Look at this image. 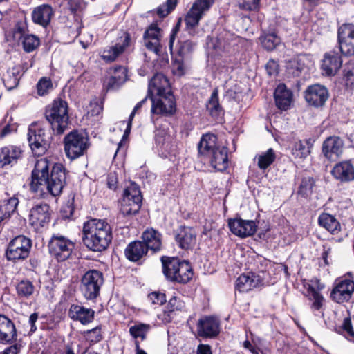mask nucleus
<instances>
[{
    "label": "nucleus",
    "mask_w": 354,
    "mask_h": 354,
    "mask_svg": "<svg viewBox=\"0 0 354 354\" xmlns=\"http://www.w3.org/2000/svg\"><path fill=\"white\" fill-rule=\"evenodd\" d=\"M67 173L60 163L53 165L46 159L37 160L31 173L30 190L41 196L45 189L53 196H59L66 185Z\"/></svg>",
    "instance_id": "obj_1"
},
{
    "label": "nucleus",
    "mask_w": 354,
    "mask_h": 354,
    "mask_svg": "<svg viewBox=\"0 0 354 354\" xmlns=\"http://www.w3.org/2000/svg\"><path fill=\"white\" fill-rule=\"evenodd\" d=\"M148 97L152 102L151 113L171 115L176 110V101L167 77L156 73L148 86Z\"/></svg>",
    "instance_id": "obj_2"
},
{
    "label": "nucleus",
    "mask_w": 354,
    "mask_h": 354,
    "mask_svg": "<svg viewBox=\"0 0 354 354\" xmlns=\"http://www.w3.org/2000/svg\"><path fill=\"white\" fill-rule=\"evenodd\" d=\"M83 244L93 252L105 250L112 240L109 224L104 220L92 218L84 223L82 227Z\"/></svg>",
    "instance_id": "obj_3"
},
{
    "label": "nucleus",
    "mask_w": 354,
    "mask_h": 354,
    "mask_svg": "<svg viewBox=\"0 0 354 354\" xmlns=\"http://www.w3.org/2000/svg\"><path fill=\"white\" fill-rule=\"evenodd\" d=\"M217 138L212 133L203 135L198 145V154L217 171H224L228 166L227 148L216 146Z\"/></svg>",
    "instance_id": "obj_4"
},
{
    "label": "nucleus",
    "mask_w": 354,
    "mask_h": 354,
    "mask_svg": "<svg viewBox=\"0 0 354 354\" xmlns=\"http://www.w3.org/2000/svg\"><path fill=\"white\" fill-rule=\"evenodd\" d=\"M45 117L54 133L62 134L68 127V104L61 99L55 100L45 111Z\"/></svg>",
    "instance_id": "obj_5"
},
{
    "label": "nucleus",
    "mask_w": 354,
    "mask_h": 354,
    "mask_svg": "<svg viewBox=\"0 0 354 354\" xmlns=\"http://www.w3.org/2000/svg\"><path fill=\"white\" fill-rule=\"evenodd\" d=\"M161 261L163 273L169 280L186 283L192 279L193 270L189 262L167 257H162Z\"/></svg>",
    "instance_id": "obj_6"
},
{
    "label": "nucleus",
    "mask_w": 354,
    "mask_h": 354,
    "mask_svg": "<svg viewBox=\"0 0 354 354\" xmlns=\"http://www.w3.org/2000/svg\"><path fill=\"white\" fill-rule=\"evenodd\" d=\"M142 196L139 186L131 182L123 192L120 205L119 216L130 218L137 214L142 205Z\"/></svg>",
    "instance_id": "obj_7"
},
{
    "label": "nucleus",
    "mask_w": 354,
    "mask_h": 354,
    "mask_svg": "<svg viewBox=\"0 0 354 354\" xmlns=\"http://www.w3.org/2000/svg\"><path fill=\"white\" fill-rule=\"evenodd\" d=\"M214 3V0H195L191 8L185 17V29L191 36H195L198 32L196 28L200 20Z\"/></svg>",
    "instance_id": "obj_8"
},
{
    "label": "nucleus",
    "mask_w": 354,
    "mask_h": 354,
    "mask_svg": "<svg viewBox=\"0 0 354 354\" xmlns=\"http://www.w3.org/2000/svg\"><path fill=\"white\" fill-rule=\"evenodd\" d=\"M88 147V137L82 132L74 130L64 138L65 153L66 156L71 160L83 156Z\"/></svg>",
    "instance_id": "obj_9"
},
{
    "label": "nucleus",
    "mask_w": 354,
    "mask_h": 354,
    "mask_svg": "<svg viewBox=\"0 0 354 354\" xmlns=\"http://www.w3.org/2000/svg\"><path fill=\"white\" fill-rule=\"evenodd\" d=\"M104 283L103 274L97 270L86 272L80 281V291L86 299L93 300L98 297Z\"/></svg>",
    "instance_id": "obj_10"
},
{
    "label": "nucleus",
    "mask_w": 354,
    "mask_h": 354,
    "mask_svg": "<svg viewBox=\"0 0 354 354\" xmlns=\"http://www.w3.org/2000/svg\"><path fill=\"white\" fill-rule=\"evenodd\" d=\"M48 248L50 254L62 262L71 257L75 243L60 234H53L48 241Z\"/></svg>",
    "instance_id": "obj_11"
},
{
    "label": "nucleus",
    "mask_w": 354,
    "mask_h": 354,
    "mask_svg": "<svg viewBox=\"0 0 354 354\" xmlns=\"http://www.w3.org/2000/svg\"><path fill=\"white\" fill-rule=\"evenodd\" d=\"M32 248L30 239L19 235L12 239L6 250V257L8 261L17 262L27 259Z\"/></svg>",
    "instance_id": "obj_12"
},
{
    "label": "nucleus",
    "mask_w": 354,
    "mask_h": 354,
    "mask_svg": "<svg viewBox=\"0 0 354 354\" xmlns=\"http://www.w3.org/2000/svg\"><path fill=\"white\" fill-rule=\"evenodd\" d=\"M28 141L29 145L37 156H41L48 149L51 136L44 129L31 126L28 131Z\"/></svg>",
    "instance_id": "obj_13"
},
{
    "label": "nucleus",
    "mask_w": 354,
    "mask_h": 354,
    "mask_svg": "<svg viewBox=\"0 0 354 354\" xmlns=\"http://www.w3.org/2000/svg\"><path fill=\"white\" fill-rule=\"evenodd\" d=\"M306 289L305 296L310 301V308L316 316L324 317L322 308L324 298L320 291L324 288V285L318 279L311 280L310 283L304 285Z\"/></svg>",
    "instance_id": "obj_14"
},
{
    "label": "nucleus",
    "mask_w": 354,
    "mask_h": 354,
    "mask_svg": "<svg viewBox=\"0 0 354 354\" xmlns=\"http://www.w3.org/2000/svg\"><path fill=\"white\" fill-rule=\"evenodd\" d=\"M337 39L342 54L346 56L354 55V25L342 24L338 28Z\"/></svg>",
    "instance_id": "obj_15"
},
{
    "label": "nucleus",
    "mask_w": 354,
    "mask_h": 354,
    "mask_svg": "<svg viewBox=\"0 0 354 354\" xmlns=\"http://www.w3.org/2000/svg\"><path fill=\"white\" fill-rule=\"evenodd\" d=\"M304 97L307 103L315 108L322 107L329 97L327 88L315 84L310 85L304 91Z\"/></svg>",
    "instance_id": "obj_16"
},
{
    "label": "nucleus",
    "mask_w": 354,
    "mask_h": 354,
    "mask_svg": "<svg viewBox=\"0 0 354 354\" xmlns=\"http://www.w3.org/2000/svg\"><path fill=\"white\" fill-rule=\"evenodd\" d=\"M50 207L46 203L35 205L29 213V223L36 229H39L49 223L50 219Z\"/></svg>",
    "instance_id": "obj_17"
},
{
    "label": "nucleus",
    "mask_w": 354,
    "mask_h": 354,
    "mask_svg": "<svg viewBox=\"0 0 354 354\" xmlns=\"http://www.w3.org/2000/svg\"><path fill=\"white\" fill-rule=\"evenodd\" d=\"M228 225L232 233L241 238L253 235L257 229L254 221L241 218L230 219Z\"/></svg>",
    "instance_id": "obj_18"
},
{
    "label": "nucleus",
    "mask_w": 354,
    "mask_h": 354,
    "mask_svg": "<svg viewBox=\"0 0 354 354\" xmlns=\"http://www.w3.org/2000/svg\"><path fill=\"white\" fill-rule=\"evenodd\" d=\"M196 232L189 227H180L175 232V241L183 250H192L196 244Z\"/></svg>",
    "instance_id": "obj_19"
},
{
    "label": "nucleus",
    "mask_w": 354,
    "mask_h": 354,
    "mask_svg": "<svg viewBox=\"0 0 354 354\" xmlns=\"http://www.w3.org/2000/svg\"><path fill=\"white\" fill-rule=\"evenodd\" d=\"M354 292V281L351 279H343L338 282L330 292L331 299L341 304L348 301Z\"/></svg>",
    "instance_id": "obj_20"
},
{
    "label": "nucleus",
    "mask_w": 354,
    "mask_h": 354,
    "mask_svg": "<svg viewBox=\"0 0 354 354\" xmlns=\"http://www.w3.org/2000/svg\"><path fill=\"white\" fill-rule=\"evenodd\" d=\"M264 283V279L262 276L254 272H249L243 274L237 278L235 288L239 292H246L254 288L263 286Z\"/></svg>",
    "instance_id": "obj_21"
},
{
    "label": "nucleus",
    "mask_w": 354,
    "mask_h": 354,
    "mask_svg": "<svg viewBox=\"0 0 354 354\" xmlns=\"http://www.w3.org/2000/svg\"><path fill=\"white\" fill-rule=\"evenodd\" d=\"M17 338V330L13 322L0 314V344H11Z\"/></svg>",
    "instance_id": "obj_22"
},
{
    "label": "nucleus",
    "mask_w": 354,
    "mask_h": 354,
    "mask_svg": "<svg viewBox=\"0 0 354 354\" xmlns=\"http://www.w3.org/2000/svg\"><path fill=\"white\" fill-rule=\"evenodd\" d=\"M22 151L15 145H8L0 149V167H12L21 157Z\"/></svg>",
    "instance_id": "obj_23"
},
{
    "label": "nucleus",
    "mask_w": 354,
    "mask_h": 354,
    "mask_svg": "<svg viewBox=\"0 0 354 354\" xmlns=\"http://www.w3.org/2000/svg\"><path fill=\"white\" fill-rule=\"evenodd\" d=\"M342 66V57L338 53L330 51L325 53L322 64V69L325 75H335Z\"/></svg>",
    "instance_id": "obj_24"
},
{
    "label": "nucleus",
    "mask_w": 354,
    "mask_h": 354,
    "mask_svg": "<svg viewBox=\"0 0 354 354\" xmlns=\"http://www.w3.org/2000/svg\"><path fill=\"white\" fill-rule=\"evenodd\" d=\"M333 177L342 183L354 180V166L350 161H342L331 170Z\"/></svg>",
    "instance_id": "obj_25"
},
{
    "label": "nucleus",
    "mask_w": 354,
    "mask_h": 354,
    "mask_svg": "<svg viewBox=\"0 0 354 354\" xmlns=\"http://www.w3.org/2000/svg\"><path fill=\"white\" fill-rule=\"evenodd\" d=\"M344 147L343 140L339 137H329L322 145V152L326 158L335 160L342 153Z\"/></svg>",
    "instance_id": "obj_26"
},
{
    "label": "nucleus",
    "mask_w": 354,
    "mask_h": 354,
    "mask_svg": "<svg viewBox=\"0 0 354 354\" xmlns=\"http://www.w3.org/2000/svg\"><path fill=\"white\" fill-rule=\"evenodd\" d=\"M198 334L203 337H214L219 333V323L212 317L201 319L197 325Z\"/></svg>",
    "instance_id": "obj_27"
},
{
    "label": "nucleus",
    "mask_w": 354,
    "mask_h": 354,
    "mask_svg": "<svg viewBox=\"0 0 354 354\" xmlns=\"http://www.w3.org/2000/svg\"><path fill=\"white\" fill-rule=\"evenodd\" d=\"M68 316L74 321H78L82 324L86 325L93 322L95 311L77 304H72L68 310Z\"/></svg>",
    "instance_id": "obj_28"
},
{
    "label": "nucleus",
    "mask_w": 354,
    "mask_h": 354,
    "mask_svg": "<svg viewBox=\"0 0 354 354\" xmlns=\"http://www.w3.org/2000/svg\"><path fill=\"white\" fill-rule=\"evenodd\" d=\"M162 236L158 231L153 228L147 229L142 234V242L148 251L156 253L162 249Z\"/></svg>",
    "instance_id": "obj_29"
},
{
    "label": "nucleus",
    "mask_w": 354,
    "mask_h": 354,
    "mask_svg": "<svg viewBox=\"0 0 354 354\" xmlns=\"http://www.w3.org/2000/svg\"><path fill=\"white\" fill-rule=\"evenodd\" d=\"M274 100L277 106L283 111L290 108L292 101V93L288 89L286 86L281 84L277 86L274 93Z\"/></svg>",
    "instance_id": "obj_30"
},
{
    "label": "nucleus",
    "mask_w": 354,
    "mask_h": 354,
    "mask_svg": "<svg viewBox=\"0 0 354 354\" xmlns=\"http://www.w3.org/2000/svg\"><path fill=\"white\" fill-rule=\"evenodd\" d=\"M53 13V8L50 5L43 4L34 8L32 19L35 24L46 27L50 24Z\"/></svg>",
    "instance_id": "obj_31"
},
{
    "label": "nucleus",
    "mask_w": 354,
    "mask_h": 354,
    "mask_svg": "<svg viewBox=\"0 0 354 354\" xmlns=\"http://www.w3.org/2000/svg\"><path fill=\"white\" fill-rule=\"evenodd\" d=\"M140 241H132L125 248L124 254L127 259L131 262L140 260L147 254V248Z\"/></svg>",
    "instance_id": "obj_32"
},
{
    "label": "nucleus",
    "mask_w": 354,
    "mask_h": 354,
    "mask_svg": "<svg viewBox=\"0 0 354 354\" xmlns=\"http://www.w3.org/2000/svg\"><path fill=\"white\" fill-rule=\"evenodd\" d=\"M206 108L209 115L214 119H218L223 115V110L219 104L217 89L213 91L206 104Z\"/></svg>",
    "instance_id": "obj_33"
},
{
    "label": "nucleus",
    "mask_w": 354,
    "mask_h": 354,
    "mask_svg": "<svg viewBox=\"0 0 354 354\" xmlns=\"http://www.w3.org/2000/svg\"><path fill=\"white\" fill-rule=\"evenodd\" d=\"M318 223L332 234H337L340 231V223L335 216L322 213L318 218Z\"/></svg>",
    "instance_id": "obj_34"
},
{
    "label": "nucleus",
    "mask_w": 354,
    "mask_h": 354,
    "mask_svg": "<svg viewBox=\"0 0 354 354\" xmlns=\"http://www.w3.org/2000/svg\"><path fill=\"white\" fill-rule=\"evenodd\" d=\"M86 3L84 0H67V8L74 15L77 28H81V19Z\"/></svg>",
    "instance_id": "obj_35"
},
{
    "label": "nucleus",
    "mask_w": 354,
    "mask_h": 354,
    "mask_svg": "<svg viewBox=\"0 0 354 354\" xmlns=\"http://www.w3.org/2000/svg\"><path fill=\"white\" fill-rule=\"evenodd\" d=\"M17 296L21 299H28L35 291V286L28 280H22L16 286Z\"/></svg>",
    "instance_id": "obj_36"
},
{
    "label": "nucleus",
    "mask_w": 354,
    "mask_h": 354,
    "mask_svg": "<svg viewBox=\"0 0 354 354\" xmlns=\"http://www.w3.org/2000/svg\"><path fill=\"white\" fill-rule=\"evenodd\" d=\"M256 158L258 160V167L261 169H266L273 163L276 158V155L274 151L270 148L266 152L257 156Z\"/></svg>",
    "instance_id": "obj_37"
},
{
    "label": "nucleus",
    "mask_w": 354,
    "mask_h": 354,
    "mask_svg": "<svg viewBox=\"0 0 354 354\" xmlns=\"http://www.w3.org/2000/svg\"><path fill=\"white\" fill-rule=\"evenodd\" d=\"M262 46L267 50H274L280 44L281 39L274 33L266 34L259 38Z\"/></svg>",
    "instance_id": "obj_38"
},
{
    "label": "nucleus",
    "mask_w": 354,
    "mask_h": 354,
    "mask_svg": "<svg viewBox=\"0 0 354 354\" xmlns=\"http://www.w3.org/2000/svg\"><path fill=\"white\" fill-rule=\"evenodd\" d=\"M314 184L315 181L312 177H304L299 186L297 194L304 198L308 197L313 192Z\"/></svg>",
    "instance_id": "obj_39"
},
{
    "label": "nucleus",
    "mask_w": 354,
    "mask_h": 354,
    "mask_svg": "<svg viewBox=\"0 0 354 354\" xmlns=\"http://www.w3.org/2000/svg\"><path fill=\"white\" fill-rule=\"evenodd\" d=\"M151 329V326L147 324L140 323L130 327L129 333L134 338H141L142 340L146 339L147 333Z\"/></svg>",
    "instance_id": "obj_40"
},
{
    "label": "nucleus",
    "mask_w": 354,
    "mask_h": 354,
    "mask_svg": "<svg viewBox=\"0 0 354 354\" xmlns=\"http://www.w3.org/2000/svg\"><path fill=\"white\" fill-rule=\"evenodd\" d=\"M178 0H167L156 9V14L160 18H163L171 13L176 7Z\"/></svg>",
    "instance_id": "obj_41"
},
{
    "label": "nucleus",
    "mask_w": 354,
    "mask_h": 354,
    "mask_svg": "<svg viewBox=\"0 0 354 354\" xmlns=\"http://www.w3.org/2000/svg\"><path fill=\"white\" fill-rule=\"evenodd\" d=\"M26 52H32L39 45V39L33 35H26L21 39Z\"/></svg>",
    "instance_id": "obj_42"
},
{
    "label": "nucleus",
    "mask_w": 354,
    "mask_h": 354,
    "mask_svg": "<svg viewBox=\"0 0 354 354\" xmlns=\"http://www.w3.org/2000/svg\"><path fill=\"white\" fill-rule=\"evenodd\" d=\"M131 43V35L127 32H122L120 35L117 38L115 44L114 45L118 50L122 53L130 46Z\"/></svg>",
    "instance_id": "obj_43"
},
{
    "label": "nucleus",
    "mask_w": 354,
    "mask_h": 354,
    "mask_svg": "<svg viewBox=\"0 0 354 354\" xmlns=\"http://www.w3.org/2000/svg\"><path fill=\"white\" fill-rule=\"evenodd\" d=\"M292 153L295 158L303 159L306 158L309 153L310 150L305 144L301 141L295 142L292 149Z\"/></svg>",
    "instance_id": "obj_44"
},
{
    "label": "nucleus",
    "mask_w": 354,
    "mask_h": 354,
    "mask_svg": "<svg viewBox=\"0 0 354 354\" xmlns=\"http://www.w3.org/2000/svg\"><path fill=\"white\" fill-rule=\"evenodd\" d=\"M169 136L164 130H157L155 133V142L157 147L168 149Z\"/></svg>",
    "instance_id": "obj_45"
},
{
    "label": "nucleus",
    "mask_w": 354,
    "mask_h": 354,
    "mask_svg": "<svg viewBox=\"0 0 354 354\" xmlns=\"http://www.w3.org/2000/svg\"><path fill=\"white\" fill-rule=\"evenodd\" d=\"M120 55L121 53L118 48L115 46H112L102 52L101 57L106 62H111L115 61Z\"/></svg>",
    "instance_id": "obj_46"
},
{
    "label": "nucleus",
    "mask_w": 354,
    "mask_h": 354,
    "mask_svg": "<svg viewBox=\"0 0 354 354\" xmlns=\"http://www.w3.org/2000/svg\"><path fill=\"white\" fill-rule=\"evenodd\" d=\"M196 44L195 42L190 40L180 42L178 49V55L182 58L187 56L194 50Z\"/></svg>",
    "instance_id": "obj_47"
},
{
    "label": "nucleus",
    "mask_w": 354,
    "mask_h": 354,
    "mask_svg": "<svg viewBox=\"0 0 354 354\" xmlns=\"http://www.w3.org/2000/svg\"><path fill=\"white\" fill-rule=\"evenodd\" d=\"M161 37V29L156 24H151L145 32L144 39L158 40Z\"/></svg>",
    "instance_id": "obj_48"
},
{
    "label": "nucleus",
    "mask_w": 354,
    "mask_h": 354,
    "mask_svg": "<svg viewBox=\"0 0 354 354\" xmlns=\"http://www.w3.org/2000/svg\"><path fill=\"white\" fill-rule=\"evenodd\" d=\"M52 82L48 77L41 78L37 84V93L41 96L47 94L49 90L52 89Z\"/></svg>",
    "instance_id": "obj_49"
},
{
    "label": "nucleus",
    "mask_w": 354,
    "mask_h": 354,
    "mask_svg": "<svg viewBox=\"0 0 354 354\" xmlns=\"http://www.w3.org/2000/svg\"><path fill=\"white\" fill-rule=\"evenodd\" d=\"M19 78L15 75L14 72L8 71L7 75L3 78V83L8 90H12L17 86Z\"/></svg>",
    "instance_id": "obj_50"
},
{
    "label": "nucleus",
    "mask_w": 354,
    "mask_h": 354,
    "mask_svg": "<svg viewBox=\"0 0 354 354\" xmlns=\"http://www.w3.org/2000/svg\"><path fill=\"white\" fill-rule=\"evenodd\" d=\"M260 0H238L239 7L245 10H254L258 8Z\"/></svg>",
    "instance_id": "obj_51"
},
{
    "label": "nucleus",
    "mask_w": 354,
    "mask_h": 354,
    "mask_svg": "<svg viewBox=\"0 0 354 354\" xmlns=\"http://www.w3.org/2000/svg\"><path fill=\"white\" fill-rule=\"evenodd\" d=\"M86 339L93 343H97L100 342L102 338L101 328L97 326L91 330H88L86 335Z\"/></svg>",
    "instance_id": "obj_52"
},
{
    "label": "nucleus",
    "mask_w": 354,
    "mask_h": 354,
    "mask_svg": "<svg viewBox=\"0 0 354 354\" xmlns=\"http://www.w3.org/2000/svg\"><path fill=\"white\" fill-rule=\"evenodd\" d=\"M124 84V77L112 75L107 81V89L115 90Z\"/></svg>",
    "instance_id": "obj_53"
},
{
    "label": "nucleus",
    "mask_w": 354,
    "mask_h": 354,
    "mask_svg": "<svg viewBox=\"0 0 354 354\" xmlns=\"http://www.w3.org/2000/svg\"><path fill=\"white\" fill-rule=\"evenodd\" d=\"M185 307V304L176 297H171L167 304V308L169 312L175 310H182Z\"/></svg>",
    "instance_id": "obj_54"
},
{
    "label": "nucleus",
    "mask_w": 354,
    "mask_h": 354,
    "mask_svg": "<svg viewBox=\"0 0 354 354\" xmlns=\"http://www.w3.org/2000/svg\"><path fill=\"white\" fill-rule=\"evenodd\" d=\"M148 298L151 301L152 304L157 305H162L166 301L165 294L159 291H155L149 294Z\"/></svg>",
    "instance_id": "obj_55"
},
{
    "label": "nucleus",
    "mask_w": 354,
    "mask_h": 354,
    "mask_svg": "<svg viewBox=\"0 0 354 354\" xmlns=\"http://www.w3.org/2000/svg\"><path fill=\"white\" fill-rule=\"evenodd\" d=\"M144 40L146 48L156 55H158L161 48L160 41L158 40H152L148 39H144Z\"/></svg>",
    "instance_id": "obj_56"
},
{
    "label": "nucleus",
    "mask_w": 354,
    "mask_h": 354,
    "mask_svg": "<svg viewBox=\"0 0 354 354\" xmlns=\"http://www.w3.org/2000/svg\"><path fill=\"white\" fill-rule=\"evenodd\" d=\"M26 26L22 22H17L15 26L13 34L15 38L21 39L24 35H26Z\"/></svg>",
    "instance_id": "obj_57"
},
{
    "label": "nucleus",
    "mask_w": 354,
    "mask_h": 354,
    "mask_svg": "<svg viewBox=\"0 0 354 354\" xmlns=\"http://www.w3.org/2000/svg\"><path fill=\"white\" fill-rule=\"evenodd\" d=\"M279 65L277 62L273 59L269 60L266 64V69L269 75H274L278 73Z\"/></svg>",
    "instance_id": "obj_58"
},
{
    "label": "nucleus",
    "mask_w": 354,
    "mask_h": 354,
    "mask_svg": "<svg viewBox=\"0 0 354 354\" xmlns=\"http://www.w3.org/2000/svg\"><path fill=\"white\" fill-rule=\"evenodd\" d=\"M174 73L178 75H183L185 73V67L182 59H176L173 64Z\"/></svg>",
    "instance_id": "obj_59"
},
{
    "label": "nucleus",
    "mask_w": 354,
    "mask_h": 354,
    "mask_svg": "<svg viewBox=\"0 0 354 354\" xmlns=\"http://www.w3.org/2000/svg\"><path fill=\"white\" fill-rule=\"evenodd\" d=\"M107 185L110 189H116L118 185V178L115 173H110L108 175Z\"/></svg>",
    "instance_id": "obj_60"
},
{
    "label": "nucleus",
    "mask_w": 354,
    "mask_h": 354,
    "mask_svg": "<svg viewBox=\"0 0 354 354\" xmlns=\"http://www.w3.org/2000/svg\"><path fill=\"white\" fill-rule=\"evenodd\" d=\"M38 317H39V315L37 313H32L29 317L28 324L30 326V330L29 332L30 335H32L37 330V326H36L35 323L37 321Z\"/></svg>",
    "instance_id": "obj_61"
},
{
    "label": "nucleus",
    "mask_w": 354,
    "mask_h": 354,
    "mask_svg": "<svg viewBox=\"0 0 354 354\" xmlns=\"http://www.w3.org/2000/svg\"><path fill=\"white\" fill-rule=\"evenodd\" d=\"M342 327L350 337H354V329L353 328L351 322L349 318L344 319Z\"/></svg>",
    "instance_id": "obj_62"
},
{
    "label": "nucleus",
    "mask_w": 354,
    "mask_h": 354,
    "mask_svg": "<svg viewBox=\"0 0 354 354\" xmlns=\"http://www.w3.org/2000/svg\"><path fill=\"white\" fill-rule=\"evenodd\" d=\"M127 71L125 67L121 66H117L113 68V75L124 77V83L127 78Z\"/></svg>",
    "instance_id": "obj_63"
},
{
    "label": "nucleus",
    "mask_w": 354,
    "mask_h": 354,
    "mask_svg": "<svg viewBox=\"0 0 354 354\" xmlns=\"http://www.w3.org/2000/svg\"><path fill=\"white\" fill-rule=\"evenodd\" d=\"M197 354H212L210 346L200 344L197 347Z\"/></svg>",
    "instance_id": "obj_64"
}]
</instances>
